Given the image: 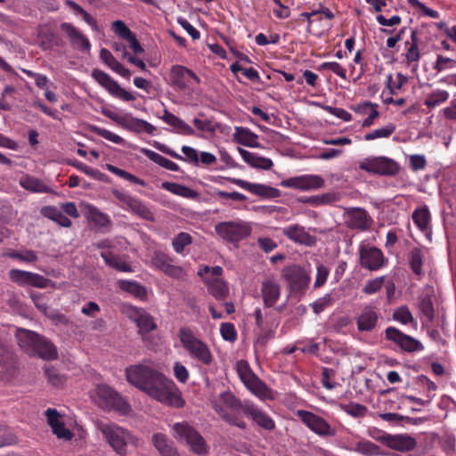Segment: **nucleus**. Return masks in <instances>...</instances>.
<instances>
[{
    "instance_id": "obj_33",
    "label": "nucleus",
    "mask_w": 456,
    "mask_h": 456,
    "mask_svg": "<svg viewBox=\"0 0 456 456\" xmlns=\"http://www.w3.org/2000/svg\"><path fill=\"white\" fill-rule=\"evenodd\" d=\"M239 152L243 160L252 167L270 170L273 166V163L270 159L261 157L241 148H239Z\"/></svg>"
},
{
    "instance_id": "obj_17",
    "label": "nucleus",
    "mask_w": 456,
    "mask_h": 456,
    "mask_svg": "<svg viewBox=\"0 0 456 456\" xmlns=\"http://www.w3.org/2000/svg\"><path fill=\"white\" fill-rule=\"evenodd\" d=\"M360 265L369 271H378L385 265L383 252L372 246L362 244L359 247Z\"/></svg>"
},
{
    "instance_id": "obj_48",
    "label": "nucleus",
    "mask_w": 456,
    "mask_h": 456,
    "mask_svg": "<svg viewBox=\"0 0 456 456\" xmlns=\"http://www.w3.org/2000/svg\"><path fill=\"white\" fill-rule=\"evenodd\" d=\"M65 4L75 11L77 13L83 17L85 22H86L94 30L98 31V24L95 18L88 13L84 8L73 0H65Z\"/></svg>"
},
{
    "instance_id": "obj_59",
    "label": "nucleus",
    "mask_w": 456,
    "mask_h": 456,
    "mask_svg": "<svg viewBox=\"0 0 456 456\" xmlns=\"http://www.w3.org/2000/svg\"><path fill=\"white\" fill-rule=\"evenodd\" d=\"M385 277L380 276L366 282L362 291L366 295H372L379 291L384 285Z\"/></svg>"
},
{
    "instance_id": "obj_60",
    "label": "nucleus",
    "mask_w": 456,
    "mask_h": 456,
    "mask_svg": "<svg viewBox=\"0 0 456 456\" xmlns=\"http://www.w3.org/2000/svg\"><path fill=\"white\" fill-rule=\"evenodd\" d=\"M420 312L427 319L431 322L434 319V306L430 297H423L420 298L419 303Z\"/></svg>"
},
{
    "instance_id": "obj_55",
    "label": "nucleus",
    "mask_w": 456,
    "mask_h": 456,
    "mask_svg": "<svg viewBox=\"0 0 456 456\" xmlns=\"http://www.w3.org/2000/svg\"><path fill=\"white\" fill-rule=\"evenodd\" d=\"M335 376H336L335 370H333L331 368H328V367H323L322 369V379H321L323 387H325L328 390L334 389L338 385V383L333 381Z\"/></svg>"
},
{
    "instance_id": "obj_30",
    "label": "nucleus",
    "mask_w": 456,
    "mask_h": 456,
    "mask_svg": "<svg viewBox=\"0 0 456 456\" xmlns=\"http://www.w3.org/2000/svg\"><path fill=\"white\" fill-rule=\"evenodd\" d=\"M261 294L265 306L271 308L275 305L281 297V285L273 279H266L262 281Z\"/></svg>"
},
{
    "instance_id": "obj_44",
    "label": "nucleus",
    "mask_w": 456,
    "mask_h": 456,
    "mask_svg": "<svg viewBox=\"0 0 456 456\" xmlns=\"http://www.w3.org/2000/svg\"><path fill=\"white\" fill-rule=\"evenodd\" d=\"M234 139L241 145L252 147L257 140V135L247 127L236 126Z\"/></svg>"
},
{
    "instance_id": "obj_32",
    "label": "nucleus",
    "mask_w": 456,
    "mask_h": 456,
    "mask_svg": "<svg viewBox=\"0 0 456 456\" xmlns=\"http://www.w3.org/2000/svg\"><path fill=\"white\" fill-rule=\"evenodd\" d=\"M101 256L109 267L118 272L132 273L134 271L131 265L123 256L113 254L110 251H102Z\"/></svg>"
},
{
    "instance_id": "obj_23",
    "label": "nucleus",
    "mask_w": 456,
    "mask_h": 456,
    "mask_svg": "<svg viewBox=\"0 0 456 456\" xmlns=\"http://www.w3.org/2000/svg\"><path fill=\"white\" fill-rule=\"evenodd\" d=\"M152 265L162 271L166 275L175 278L183 279L185 275L181 266L173 264V259L165 253L157 252L151 259Z\"/></svg>"
},
{
    "instance_id": "obj_37",
    "label": "nucleus",
    "mask_w": 456,
    "mask_h": 456,
    "mask_svg": "<svg viewBox=\"0 0 456 456\" xmlns=\"http://www.w3.org/2000/svg\"><path fill=\"white\" fill-rule=\"evenodd\" d=\"M118 288L123 291L128 292L134 297L145 300L147 298V289L144 286L134 281L119 280L118 281Z\"/></svg>"
},
{
    "instance_id": "obj_22",
    "label": "nucleus",
    "mask_w": 456,
    "mask_h": 456,
    "mask_svg": "<svg viewBox=\"0 0 456 456\" xmlns=\"http://www.w3.org/2000/svg\"><path fill=\"white\" fill-rule=\"evenodd\" d=\"M379 440L390 449L402 452H411L417 445L416 439L408 434H385Z\"/></svg>"
},
{
    "instance_id": "obj_62",
    "label": "nucleus",
    "mask_w": 456,
    "mask_h": 456,
    "mask_svg": "<svg viewBox=\"0 0 456 456\" xmlns=\"http://www.w3.org/2000/svg\"><path fill=\"white\" fill-rule=\"evenodd\" d=\"M112 29L118 37L126 41L134 35L122 20H115L112 23Z\"/></svg>"
},
{
    "instance_id": "obj_61",
    "label": "nucleus",
    "mask_w": 456,
    "mask_h": 456,
    "mask_svg": "<svg viewBox=\"0 0 456 456\" xmlns=\"http://www.w3.org/2000/svg\"><path fill=\"white\" fill-rule=\"evenodd\" d=\"M93 131L99 136L113 142L116 144H123L125 142V140L119 136L118 134H116L105 128L94 126L93 128Z\"/></svg>"
},
{
    "instance_id": "obj_19",
    "label": "nucleus",
    "mask_w": 456,
    "mask_h": 456,
    "mask_svg": "<svg viewBox=\"0 0 456 456\" xmlns=\"http://www.w3.org/2000/svg\"><path fill=\"white\" fill-rule=\"evenodd\" d=\"M8 274L9 278L20 286L45 289L51 282L49 279L45 278L43 275L20 269H11Z\"/></svg>"
},
{
    "instance_id": "obj_24",
    "label": "nucleus",
    "mask_w": 456,
    "mask_h": 456,
    "mask_svg": "<svg viewBox=\"0 0 456 456\" xmlns=\"http://www.w3.org/2000/svg\"><path fill=\"white\" fill-rule=\"evenodd\" d=\"M347 227L360 231H367L372 224V219L366 210L361 208H354L347 212Z\"/></svg>"
},
{
    "instance_id": "obj_15",
    "label": "nucleus",
    "mask_w": 456,
    "mask_h": 456,
    "mask_svg": "<svg viewBox=\"0 0 456 456\" xmlns=\"http://www.w3.org/2000/svg\"><path fill=\"white\" fill-rule=\"evenodd\" d=\"M169 84L179 91H183L195 84L200 83V78L191 69L183 65H174L170 69Z\"/></svg>"
},
{
    "instance_id": "obj_34",
    "label": "nucleus",
    "mask_w": 456,
    "mask_h": 456,
    "mask_svg": "<svg viewBox=\"0 0 456 456\" xmlns=\"http://www.w3.org/2000/svg\"><path fill=\"white\" fill-rule=\"evenodd\" d=\"M164 122L173 126L175 132L183 135H193L194 130L185 121L176 117L167 109L164 110L163 116L160 118Z\"/></svg>"
},
{
    "instance_id": "obj_7",
    "label": "nucleus",
    "mask_w": 456,
    "mask_h": 456,
    "mask_svg": "<svg viewBox=\"0 0 456 456\" xmlns=\"http://www.w3.org/2000/svg\"><path fill=\"white\" fill-rule=\"evenodd\" d=\"M359 168L372 175L394 176L399 173L400 165L385 156L368 157L359 162Z\"/></svg>"
},
{
    "instance_id": "obj_42",
    "label": "nucleus",
    "mask_w": 456,
    "mask_h": 456,
    "mask_svg": "<svg viewBox=\"0 0 456 456\" xmlns=\"http://www.w3.org/2000/svg\"><path fill=\"white\" fill-rule=\"evenodd\" d=\"M449 92L444 89H436L428 94L424 101V105L433 110L443 103L446 102L449 99Z\"/></svg>"
},
{
    "instance_id": "obj_8",
    "label": "nucleus",
    "mask_w": 456,
    "mask_h": 456,
    "mask_svg": "<svg viewBox=\"0 0 456 456\" xmlns=\"http://www.w3.org/2000/svg\"><path fill=\"white\" fill-rule=\"evenodd\" d=\"M216 232L224 240L230 243H238L251 233V226L248 223L240 220L220 222L215 226Z\"/></svg>"
},
{
    "instance_id": "obj_40",
    "label": "nucleus",
    "mask_w": 456,
    "mask_h": 456,
    "mask_svg": "<svg viewBox=\"0 0 456 456\" xmlns=\"http://www.w3.org/2000/svg\"><path fill=\"white\" fill-rule=\"evenodd\" d=\"M149 159L153 161L154 163L158 164L159 166L171 171L177 172L180 170L179 166L171 161L170 159L163 157L162 155L150 150L143 148L141 151Z\"/></svg>"
},
{
    "instance_id": "obj_26",
    "label": "nucleus",
    "mask_w": 456,
    "mask_h": 456,
    "mask_svg": "<svg viewBox=\"0 0 456 456\" xmlns=\"http://www.w3.org/2000/svg\"><path fill=\"white\" fill-rule=\"evenodd\" d=\"M60 28L69 38L71 45L77 46L81 51L90 50L91 44L88 38L72 23L62 22Z\"/></svg>"
},
{
    "instance_id": "obj_54",
    "label": "nucleus",
    "mask_w": 456,
    "mask_h": 456,
    "mask_svg": "<svg viewBox=\"0 0 456 456\" xmlns=\"http://www.w3.org/2000/svg\"><path fill=\"white\" fill-rule=\"evenodd\" d=\"M456 67V61L445 57L442 54H438L436 56V60L433 64V69L436 70V73H440L445 69H453Z\"/></svg>"
},
{
    "instance_id": "obj_5",
    "label": "nucleus",
    "mask_w": 456,
    "mask_h": 456,
    "mask_svg": "<svg viewBox=\"0 0 456 456\" xmlns=\"http://www.w3.org/2000/svg\"><path fill=\"white\" fill-rule=\"evenodd\" d=\"M174 436L180 442H184L189 445L191 452L198 455H205L208 452L203 436L187 422H178L173 426Z\"/></svg>"
},
{
    "instance_id": "obj_27",
    "label": "nucleus",
    "mask_w": 456,
    "mask_h": 456,
    "mask_svg": "<svg viewBox=\"0 0 456 456\" xmlns=\"http://www.w3.org/2000/svg\"><path fill=\"white\" fill-rule=\"evenodd\" d=\"M283 234L290 240L312 247L315 245L316 238L305 230L303 226L292 224L283 229Z\"/></svg>"
},
{
    "instance_id": "obj_57",
    "label": "nucleus",
    "mask_w": 456,
    "mask_h": 456,
    "mask_svg": "<svg viewBox=\"0 0 456 456\" xmlns=\"http://www.w3.org/2000/svg\"><path fill=\"white\" fill-rule=\"evenodd\" d=\"M16 442L17 439L12 430L6 426L0 425V447L10 446Z\"/></svg>"
},
{
    "instance_id": "obj_46",
    "label": "nucleus",
    "mask_w": 456,
    "mask_h": 456,
    "mask_svg": "<svg viewBox=\"0 0 456 456\" xmlns=\"http://www.w3.org/2000/svg\"><path fill=\"white\" fill-rule=\"evenodd\" d=\"M127 211L140 216L146 221H154L153 212L139 199L135 198Z\"/></svg>"
},
{
    "instance_id": "obj_1",
    "label": "nucleus",
    "mask_w": 456,
    "mask_h": 456,
    "mask_svg": "<svg viewBox=\"0 0 456 456\" xmlns=\"http://www.w3.org/2000/svg\"><path fill=\"white\" fill-rule=\"evenodd\" d=\"M127 381L151 398L175 408H183L185 401L175 383L160 371L147 365H132L126 369Z\"/></svg>"
},
{
    "instance_id": "obj_52",
    "label": "nucleus",
    "mask_w": 456,
    "mask_h": 456,
    "mask_svg": "<svg viewBox=\"0 0 456 456\" xmlns=\"http://www.w3.org/2000/svg\"><path fill=\"white\" fill-rule=\"evenodd\" d=\"M7 256L11 258L18 259L28 264L34 263L37 260V252L30 249H25L22 251L12 250L7 253Z\"/></svg>"
},
{
    "instance_id": "obj_51",
    "label": "nucleus",
    "mask_w": 456,
    "mask_h": 456,
    "mask_svg": "<svg viewBox=\"0 0 456 456\" xmlns=\"http://www.w3.org/2000/svg\"><path fill=\"white\" fill-rule=\"evenodd\" d=\"M395 131V126L392 123L387 124L386 126L375 129L370 133L364 135V140L372 141L379 138H388Z\"/></svg>"
},
{
    "instance_id": "obj_41",
    "label": "nucleus",
    "mask_w": 456,
    "mask_h": 456,
    "mask_svg": "<svg viewBox=\"0 0 456 456\" xmlns=\"http://www.w3.org/2000/svg\"><path fill=\"white\" fill-rule=\"evenodd\" d=\"M161 187L175 195L186 199H195L198 196V192L194 190L176 183L164 182Z\"/></svg>"
},
{
    "instance_id": "obj_18",
    "label": "nucleus",
    "mask_w": 456,
    "mask_h": 456,
    "mask_svg": "<svg viewBox=\"0 0 456 456\" xmlns=\"http://www.w3.org/2000/svg\"><path fill=\"white\" fill-rule=\"evenodd\" d=\"M324 183L323 178L318 175H302L282 180L280 184L284 188L311 191L322 188Z\"/></svg>"
},
{
    "instance_id": "obj_39",
    "label": "nucleus",
    "mask_w": 456,
    "mask_h": 456,
    "mask_svg": "<svg viewBox=\"0 0 456 456\" xmlns=\"http://www.w3.org/2000/svg\"><path fill=\"white\" fill-rule=\"evenodd\" d=\"M220 402L230 409L232 411L236 412L241 411L244 413V408L246 405H249V401L241 402L232 393L225 391L219 395Z\"/></svg>"
},
{
    "instance_id": "obj_25",
    "label": "nucleus",
    "mask_w": 456,
    "mask_h": 456,
    "mask_svg": "<svg viewBox=\"0 0 456 456\" xmlns=\"http://www.w3.org/2000/svg\"><path fill=\"white\" fill-rule=\"evenodd\" d=\"M244 414L251 417L254 422L265 430L272 431L276 427L274 420L265 411L251 402L249 405L245 406Z\"/></svg>"
},
{
    "instance_id": "obj_64",
    "label": "nucleus",
    "mask_w": 456,
    "mask_h": 456,
    "mask_svg": "<svg viewBox=\"0 0 456 456\" xmlns=\"http://www.w3.org/2000/svg\"><path fill=\"white\" fill-rule=\"evenodd\" d=\"M39 36L44 37L40 44V46L43 50H48L51 49L53 45H59L58 37L54 32H43L40 33Z\"/></svg>"
},
{
    "instance_id": "obj_49",
    "label": "nucleus",
    "mask_w": 456,
    "mask_h": 456,
    "mask_svg": "<svg viewBox=\"0 0 456 456\" xmlns=\"http://www.w3.org/2000/svg\"><path fill=\"white\" fill-rule=\"evenodd\" d=\"M393 319L399 322L402 324H412L417 325V322L413 318L409 307L407 305H402L396 308L393 313Z\"/></svg>"
},
{
    "instance_id": "obj_10",
    "label": "nucleus",
    "mask_w": 456,
    "mask_h": 456,
    "mask_svg": "<svg viewBox=\"0 0 456 456\" xmlns=\"http://www.w3.org/2000/svg\"><path fill=\"white\" fill-rule=\"evenodd\" d=\"M384 333L385 338L395 345L402 352L413 354L424 350V346L419 340L395 327H387Z\"/></svg>"
},
{
    "instance_id": "obj_38",
    "label": "nucleus",
    "mask_w": 456,
    "mask_h": 456,
    "mask_svg": "<svg viewBox=\"0 0 456 456\" xmlns=\"http://www.w3.org/2000/svg\"><path fill=\"white\" fill-rule=\"evenodd\" d=\"M152 443L161 456H177L175 449L166 435L155 434L152 436Z\"/></svg>"
},
{
    "instance_id": "obj_4",
    "label": "nucleus",
    "mask_w": 456,
    "mask_h": 456,
    "mask_svg": "<svg viewBox=\"0 0 456 456\" xmlns=\"http://www.w3.org/2000/svg\"><path fill=\"white\" fill-rule=\"evenodd\" d=\"M95 426L118 454H126V445L130 440V434L127 430L107 420H97Z\"/></svg>"
},
{
    "instance_id": "obj_31",
    "label": "nucleus",
    "mask_w": 456,
    "mask_h": 456,
    "mask_svg": "<svg viewBox=\"0 0 456 456\" xmlns=\"http://www.w3.org/2000/svg\"><path fill=\"white\" fill-rule=\"evenodd\" d=\"M100 59L107 65L111 70L120 75L122 77L129 79L131 72L123 64H121L113 54L106 48L100 51Z\"/></svg>"
},
{
    "instance_id": "obj_63",
    "label": "nucleus",
    "mask_w": 456,
    "mask_h": 456,
    "mask_svg": "<svg viewBox=\"0 0 456 456\" xmlns=\"http://www.w3.org/2000/svg\"><path fill=\"white\" fill-rule=\"evenodd\" d=\"M220 333L222 338L230 342H233L237 338V331L231 322H223L220 326Z\"/></svg>"
},
{
    "instance_id": "obj_53",
    "label": "nucleus",
    "mask_w": 456,
    "mask_h": 456,
    "mask_svg": "<svg viewBox=\"0 0 456 456\" xmlns=\"http://www.w3.org/2000/svg\"><path fill=\"white\" fill-rule=\"evenodd\" d=\"M192 242L191 236L187 232H179L172 240V246L176 253H183L184 248Z\"/></svg>"
},
{
    "instance_id": "obj_6",
    "label": "nucleus",
    "mask_w": 456,
    "mask_h": 456,
    "mask_svg": "<svg viewBox=\"0 0 456 456\" xmlns=\"http://www.w3.org/2000/svg\"><path fill=\"white\" fill-rule=\"evenodd\" d=\"M96 395L100 407L106 411H113L120 415H127L131 411V407L125 398L108 385H98Z\"/></svg>"
},
{
    "instance_id": "obj_13",
    "label": "nucleus",
    "mask_w": 456,
    "mask_h": 456,
    "mask_svg": "<svg viewBox=\"0 0 456 456\" xmlns=\"http://www.w3.org/2000/svg\"><path fill=\"white\" fill-rule=\"evenodd\" d=\"M281 275L288 281L292 293L305 292L310 282V276L296 265L284 267Z\"/></svg>"
},
{
    "instance_id": "obj_35",
    "label": "nucleus",
    "mask_w": 456,
    "mask_h": 456,
    "mask_svg": "<svg viewBox=\"0 0 456 456\" xmlns=\"http://www.w3.org/2000/svg\"><path fill=\"white\" fill-rule=\"evenodd\" d=\"M19 183L23 189L31 192L49 193L52 191L51 188L45 185L40 179L28 175L20 177Z\"/></svg>"
},
{
    "instance_id": "obj_28",
    "label": "nucleus",
    "mask_w": 456,
    "mask_h": 456,
    "mask_svg": "<svg viewBox=\"0 0 456 456\" xmlns=\"http://www.w3.org/2000/svg\"><path fill=\"white\" fill-rule=\"evenodd\" d=\"M120 126L135 134L146 133L148 134H154L157 130L148 121L134 118L131 113L124 114V119Z\"/></svg>"
},
{
    "instance_id": "obj_29",
    "label": "nucleus",
    "mask_w": 456,
    "mask_h": 456,
    "mask_svg": "<svg viewBox=\"0 0 456 456\" xmlns=\"http://www.w3.org/2000/svg\"><path fill=\"white\" fill-rule=\"evenodd\" d=\"M47 422L51 427L53 433L58 437L66 441L71 440L73 434L65 428L64 423L61 420V415L56 409L49 408L45 411Z\"/></svg>"
},
{
    "instance_id": "obj_50",
    "label": "nucleus",
    "mask_w": 456,
    "mask_h": 456,
    "mask_svg": "<svg viewBox=\"0 0 456 456\" xmlns=\"http://www.w3.org/2000/svg\"><path fill=\"white\" fill-rule=\"evenodd\" d=\"M106 169L108 171H110V173H112L113 175H118V176H119L126 181H129L133 183H135V184H138L141 186L146 185V183L142 179L130 174L129 172H127L126 170H123L118 167H115L111 164H107Z\"/></svg>"
},
{
    "instance_id": "obj_2",
    "label": "nucleus",
    "mask_w": 456,
    "mask_h": 456,
    "mask_svg": "<svg viewBox=\"0 0 456 456\" xmlns=\"http://www.w3.org/2000/svg\"><path fill=\"white\" fill-rule=\"evenodd\" d=\"M16 338L20 347L30 356L51 361L58 357L56 346L45 337L26 329H18Z\"/></svg>"
},
{
    "instance_id": "obj_9",
    "label": "nucleus",
    "mask_w": 456,
    "mask_h": 456,
    "mask_svg": "<svg viewBox=\"0 0 456 456\" xmlns=\"http://www.w3.org/2000/svg\"><path fill=\"white\" fill-rule=\"evenodd\" d=\"M384 333L385 338L395 345L402 352L413 354L424 350V346L419 340L395 327H387Z\"/></svg>"
},
{
    "instance_id": "obj_45",
    "label": "nucleus",
    "mask_w": 456,
    "mask_h": 456,
    "mask_svg": "<svg viewBox=\"0 0 456 456\" xmlns=\"http://www.w3.org/2000/svg\"><path fill=\"white\" fill-rule=\"evenodd\" d=\"M423 253L422 250L419 248H413L411 252L409 253V265L412 271V273L421 277L423 275L422 272V265H423Z\"/></svg>"
},
{
    "instance_id": "obj_43",
    "label": "nucleus",
    "mask_w": 456,
    "mask_h": 456,
    "mask_svg": "<svg viewBox=\"0 0 456 456\" xmlns=\"http://www.w3.org/2000/svg\"><path fill=\"white\" fill-rule=\"evenodd\" d=\"M430 218V213L427 206L418 208L412 213V221L421 232L428 230Z\"/></svg>"
},
{
    "instance_id": "obj_36",
    "label": "nucleus",
    "mask_w": 456,
    "mask_h": 456,
    "mask_svg": "<svg viewBox=\"0 0 456 456\" xmlns=\"http://www.w3.org/2000/svg\"><path fill=\"white\" fill-rule=\"evenodd\" d=\"M208 292L217 300L226 298L229 289L224 281L220 278L206 279Z\"/></svg>"
},
{
    "instance_id": "obj_12",
    "label": "nucleus",
    "mask_w": 456,
    "mask_h": 456,
    "mask_svg": "<svg viewBox=\"0 0 456 456\" xmlns=\"http://www.w3.org/2000/svg\"><path fill=\"white\" fill-rule=\"evenodd\" d=\"M238 372L241 381L254 395L266 398L270 393L267 386L250 370L246 362H240Z\"/></svg>"
},
{
    "instance_id": "obj_16",
    "label": "nucleus",
    "mask_w": 456,
    "mask_h": 456,
    "mask_svg": "<svg viewBox=\"0 0 456 456\" xmlns=\"http://www.w3.org/2000/svg\"><path fill=\"white\" fill-rule=\"evenodd\" d=\"M297 417L313 432L320 436H333L334 428L322 417L305 410L297 411Z\"/></svg>"
},
{
    "instance_id": "obj_11",
    "label": "nucleus",
    "mask_w": 456,
    "mask_h": 456,
    "mask_svg": "<svg viewBox=\"0 0 456 456\" xmlns=\"http://www.w3.org/2000/svg\"><path fill=\"white\" fill-rule=\"evenodd\" d=\"M227 180L230 183L236 184L237 186L247 190L248 191L260 196L265 199H275L281 196V191L273 187L262 184V183H253L248 181L240 179V178H232V177H223V176H213L210 178L212 182L221 183L222 180Z\"/></svg>"
},
{
    "instance_id": "obj_20",
    "label": "nucleus",
    "mask_w": 456,
    "mask_h": 456,
    "mask_svg": "<svg viewBox=\"0 0 456 456\" xmlns=\"http://www.w3.org/2000/svg\"><path fill=\"white\" fill-rule=\"evenodd\" d=\"M125 313L137 325L141 334L148 333L157 329L154 318L145 309L127 305L125 308Z\"/></svg>"
},
{
    "instance_id": "obj_47",
    "label": "nucleus",
    "mask_w": 456,
    "mask_h": 456,
    "mask_svg": "<svg viewBox=\"0 0 456 456\" xmlns=\"http://www.w3.org/2000/svg\"><path fill=\"white\" fill-rule=\"evenodd\" d=\"M214 409L219 414V416L228 424L238 427L240 429H246V422L243 419H241L239 416L233 413H229L227 411H225L217 404H215Z\"/></svg>"
},
{
    "instance_id": "obj_58",
    "label": "nucleus",
    "mask_w": 456,
    "mask_h": 456,
    "mask_svg": "<svg viewBox=\"0 0 456 456\" xmlns=\"http://www.w3.org/2000/svg\"><path fill=\"white\" fill-rule=\"evenodd\" d=\"M355 450L358 452L362 453V454L377 455V454H379V447L370 441L363 440V441H359L356 444Z\"/></svg>"
},
{
    "instance_id": "obj_3",
    "label": "nucleus",
    "mask_w": 456,
    "mask_h": 456,
    "mask_svg": "<svg viewBox=\"0 0 456 456\" xmlns=\"http://www.w3.org/2000/svg\"><path fill=\"white\" fill-rule=\"evenodd\" d=\"M178 338L183 347L191 359L205 366H209L213 363L214 355L209 346L200 338H197L189 328H180Z\"/></svg>"
},
{
    "instance_id": "obj_21",
    "label": "nucleus",
    "mask_w": 456,
    "mask_h": 456,
    "mask_svg": "<svg viewBox=\"0 0 456 456\" xmlns=\"http://www.w3.org/2000/svg\"><path fill=\"white\" fill-rule=\"evenodd\" d=\"M380 318V313L376 306L365 305L355 319L357 330L360 332H372L377 328Z\"/></svg>"
},
{
    "instance_id": "obj_14",
    "label": "nucleus",
    "mask_w": 456,
    "mask_h": 456,
    "mask_svg": "<svg viewBox=\"0 0 456 456\" xmlns=\"http://www.w3.org/2000/svg\"><path fill=\"white\" fill-rule=\"evenodd\" d=\"M92 77L112 96L125 102L134 101L135 99L131 93L121 87L108 73L95 69L92 71Z\"/></svg>"
},
{
    "instance_id": "obj_56",
    "label": "nucleus",
    "mask_w": 456,
    "mask_h": 456,
    "mask_svg": "<svg viewBox=\"0 0 456 456\" xmlns=\"http://www.w3.org/2000/svg\"><path fill=\"white\" fill-rule=\"evenodd\" d=\"M90 215L92 221L98 227L104 228L110 225L111 221L109 216L105 213L101 212L98 208H93L90 209Z\"/></svg>"
}]
</instances>
